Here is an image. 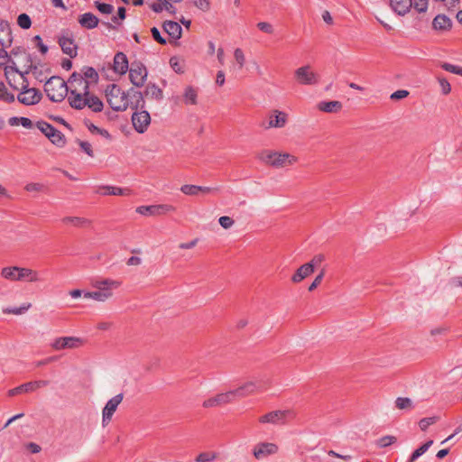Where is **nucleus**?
<instances>
[{"label":"nucleus","mask_w":462,"mask_h":462,"mask_svg":"<svg viewBox=\"0 0 462 462\" xmlns=\"http://www.w3.org/2000/svg\"><path fill=\"white\" fill-rule=\"evenodd\" d=\"M96 289L94 291H87L84 297L99 302H104L113 296V290L121 286V282L113 279H95L91 282Z\"/></svg>","instance_id":"nucleus-1"},{"label":"nucleus","mask_w":462,"mask_h":462,"mask_svg":"<svg viewBox=\"0 0 462 462\" xmlns=\"http://www.w3.org/2000/svg\"><path fill=\"white\" fill-rule=\"evenodd\" d=\"M258 159L273 168H283L293 165L297 162L296 156L288 152H278L270 150H263L258 154Z\"/></svg>","instance_id":"nucleus-2"},{"label":"nucleus","mask_w":462,"mask_h":462,"mask_svg":"<svg viewBox=\"0 0 462 462\" xmlns=\"http://www.w3.org/2000/svg\"><path fill=\"white\" fill-rule=\"evenodd\" d=\"M44 91L52 102H61L68 96L69 87L63 79L58 76L50 78L45 85Z\"/></svg>","instance_id":"nucleus-3"},{"label":"nucleus","mask_w":462,"mask_h":462,"mask_svg":"<svg viewBox=\"0 0 462 462\" xmlns=\"http://www.w3.org/2000/svg\"><path fill=\"white\" fill-rule=\"evenodd\" d=\"M1 275L5 279L12 282L25 281L29 282H35L41 281L39 273L36 271L18 266L3 268Z\"/></svg>","instance_id":"nucleus-4"},{"label":"nucleus","mask_w":462,"mask_h":462,"mask_svg":"<svg viewBox=\"0 0 462 462\" xmlns=\"http://www.w3.org/2000/svg\"><path fill=\"white\" fill-rule=\"evenodd\" d=\"M270 384L267 378H257L255 380L247 381L239 387L231 390L234 399L245 398L255 393H262L265 391Z\"/></svg>","instance_id":"nucleus-5"},{"label":"nucleus","mask_w":462,"mask_h":462,"mask_svg":"<svg viewBox=\"0 0 462 462\" xmlns=\"http://www.w3.org/2000/svg\"><path fill=\"white\" fill-rule=\"evenodd\" d=\"M106 97L110 107L115 111H125L128 107L126 92L123 91L116 84L108 85L106 89Z\"/></svg>","instance_id":"nucleus-6"},{"label":"nucleus","mask_w":462,"mask_h":462,"mask_svg":"<svg viewBox=\"0 0 462 462\" xmlns=\"http://www.w3.org/2000/svg\"><path fill=\"white\" fill-rule=\"evenodd\" d=\"M68 83L72 85L73 83H78L79 86H82V90L85 91V95H87V102L86 106H88L91 111L95 113L101 112L104 107L103 102L95 95L90 94L89 92V83L84 82L82 76L78 72H73L69 78Z\"/></svg>","instance_id":"nucleus-7"},{"label":"nucleus","mask_w":462,"mask_h":462,"mask_svg":"<svg viewBox=\"0 0 462 462\" xmlns=\"http://www.w3.org/2000/svg\"><path fill=\"white\" fill-rule=\"evenodd\" d=\"M37 128L55 145L62 147L66 143L64 134L45 121L37 122Z\"/></svg>","instance_id":"nucleus-8"},{"label":"nucleus","mask_w":462,"mask_h":462,"mask_svg":"<svg viewBox=\"0 0 462 462\" xmlns=\"http://www.w3.org/2000/svg\"><path fill=\"white\" fill-rule=\"evenodd\" d=\"M295 417V413L291 410H278L268 412L259 418V422L265 424H284L288 420Z\"/></svg>","instance_id":"nucleus-9"},{"label":"nucleus","mask_w":462,"mask_h":462,"mask_svg":"<svg viewBox=\"0 0 462 462\" xmlns=\"http://www.w3.org/2000/svg\"><path fill=\"white\" fill-rule=\"evenodd\" d=\"M17 99L20 103L25 106H32L39 103L42 99V93L40 90L28 87V83L25 79H23V83L22 84L21 92L17 97Z\"/></svg>","instance_id":"nucleus-10"},{"label":"nucleus","mask_w":462,"mask_h":462,"mask_svg":"<svg viewBox=\"0 0 462 462\" xmlns=\"http://www.w3.org/2000/svg\"><path fill=\"white\" fill-rule=\"evenodd\" d=\"M128 70L131 83L137 88L143 87L148 76L146 67L141 61H134Z\"/></svg>","instance_id":"nucleus-11"},{"label":"nucleus","mask_w":462,"mask_h":462,"mask_svg":"<svg viewBox=\"0 0 462 462\" xmlns=\"http://www.w3.org/2000/svg\"><path fill=\"white\" fill-rule=\"evenodd\" d=\"M294 78L300 85H317L319 81V76L314 72L310 65L298 68L294 71Z\"/></svg>","instance_id":"nucleus-12"},{"label":"nucleus","mask_w":462,"mask_h":462,"mask_svg":"<svg viewBox=\"0 0 462 462\" xmlns=\"http://www.w3.org/2000/svg\"><path fill=\"white\" fill-rule=\"evenodd\" d=\"M83 345V339L78 337H56L51 343V347L56 351L63 349H75Z\"/></svg>","instance_id":"nucleus-13"},{"label":"nucleus","mask_w":462,"mask_h":462,"mask_svg":"<svg viewBox=\"0 0 462 462\" xmlns=\"http://www.w3.org/2000/svg\"><path fill=\"white\" fill-rule=\"evenodd\" d=\"M132 123L134 130L139 134L146 132L151 124V116L147 110L144 108L135 110L132 116Z\"/></svg>","instance_id":"nucleus-14"},{"label":"nucleus","mask_w":462,"mask_h":462,"mask_svg":"<svg viewBox=\"0 0 462 462\" xmlns=\"http://www.w3.org/2000/svg\"><path fill=\"white\" fill-rule=\"evenodd\" d=\"M175 210L176 208L169 204L140 206L136 208V212L143 216H162Z\"/></svg>","instance_id":"nucleus-15"},{"label":"nucleus","mask_w":462,"mask_h":462,"mask_svg":"<svg viewBox=\"0 0 462 462\" xmlns=\"http://www.w3.org/2000/svg\"><path fill=\"white\" fill-rule=\"evenodd\" d=\"M278 446L272 442H260L254 447L253 455L260 460L278 452Z\"/></svg>","instance_id":"nucleus-16"},{"label":"nucleus","mask_w":462,"mask_h":462,"mask_svg":"<svg viewBox=\"0 0 462 462\" xmlns=\"http://www.w3.org/2000/svg\"><path fill=\"white\" fill-rule=\"evenodd\" d=\"M123 398H124V394L118 393L116 396H114L113 398H111L110 400H108V402L106 403V405L103 409V411H102L103 425L108 423L111 420L118 405L123 401Z\"/></svg>","instance_id":"nucleus-17"},{"label":"nucleus","mask_w":462,"mask_h":462,"mask_svg":"<svg viewBox=\"0 0 462 462\" xmlns=\"http://www.w3.org/2000/svg\"><path fill=\"white\" fill-rule=\"evenodd\" d=\"M58 42L63 53L69 55L71 59L78 55V46L71 34L69 35L68 32L62 34L59 37Z\"/></svg>","instance_id":"nucleus-18"},{"label":"nucleus","mask_w":462,"mask_h":462,"mask_svg":"<svg viewBox=\"0 0 462 462\" xmlns=\"http://www.w3.org/2000/svg\"><path fill=\"white\" fill-rule=\"evenodd\" d=\"M234 396L231 391H227L226 393H222L219 394H217L214 397L208 398L203 402V407L204 408H212V407H217L224 404H227L231 402H233Z\"/></svg>","instance_id":"nucleus-19"},{"label":"nucleus","mask_w":462,"mask_h":462,"mask_svg":"<svg viewBox=\"0 0 462 462\" xmlns=\"http://www.w3.org/2000/svg\"><path fill=\"white\" fill-rule=\"evenodd\" d=\"M126 94L128 97V106H130L132 109L139 110L145 107L143 94L141 91L131 88L128 89Z\"/></svg>","instance_id":"nucleus-20"},{"label":"nucleus","mask_w":462,"mask_h":462,"mask_svg":"<svg viewBox=\"0 0 462 462\" xmlns=\"http://www.w3.org/2000/svg\"><path fill=\"white\" fill-rule=\"evenodd\" d=\"M288 121V114L280 110H273L268 116L267 128H282Z\"/></svg>","instance_id":"nucleus-21"},{"label":"nucleus","mask_w":462,"mask_h":462,"mask_svg":"<svg viewBox=\"0 0 462 462\" xmlns=\"http://www.w3.org/2000/svg\"><path fill=\"white\" fill-rule=\"evenodd\" d=\"M68 101L71 107L81 110L86 107L87 102V95H85V91L78 92L77 89H71L68 93Z\"/></svg>","instance_id":"nucleus-22"},{"label":"nucleus","mask_w":462,"mask_h":462,"mask_svg":"<svg viewBox=\"0 0 462 462\" xmlns=\"http://www.w3.org/2000/svg\"><path fill=\"white\" fill-rule=\"evenodd\" d=\"M113 69L119 75H125L129 69V62L126 55L118 51L114 56Z\"/></svg>","instance_id":"nucleus-23"},{"label":"nucleus","mask_w":462,"mask_h":462,"mask_svg":"<svg viewBox=\"0 0 462 462\" xmlns=\"http://www.w3.org/2000/svg\"><path fill=\"white\" fill-rule=\"evenodd\" d=\"M13 42L12 32L7 22L0 20V45L3 48L10 47Z\"/></svg>","instance_id":"nucleus-24"},{"label":"nucleus","mask_w":462,"mask_h":462,"mask_svg":"<svg viewBox=\"0 0 462 462\" xmlns=\"http://www.w3.org/2000/svg\"><path fill=\"white\" fill-rule=\"evenodd\" d=\"M79 23L82 28L92 30L97 27L99 19L92 13H84L79 17Z\"/></svg>","instance_id":"nucleus-25"},{"label":"nucleus","mask_w":462,"mask_h":462,"mask_svg":"<svg viewBox=\"0 0 462 462\" xmlns=\"http://www.w3.org/2000/svg\"><path fill=\"white\" fill-rule=\"evenodd\" d=\"M390 5L396 14L404 15L412 7V0H390Z\"/></svg>","instance_id":"nucleus-26"},{"label":"nucleus","mask_w":462,"mask_h":462,"mask_svg":"<svg viewBox=\"0 0 462 462\" xmlns=\"http://www.w3.org/2000/svg\"><path fill=\"white\" fill-rule=\"evenodd\" d=\"M162 28L174 40H179L181 37L182 28L177 22L165 21Z\"/></svg>","instance_id":"nucleus-27"},{"label":"nucleus","mask_w":462,"mask_h":462,"mask_svg":"<svg viewBox=\"0 0 462 462\" xmlns=\"http://www.w3.org/2000/svg\"><path fill=\"white\" fill-rule=\"evenodd\" d=\"M96 192L101 195L113 196H125L130 194L129 189L114 186H99Z\"/></svg>","instance_id":"nucleus-28"},{"label":"nucleus","mask_w":462,"mask_h":462,"mask_svg":"<svg viewBox=\"0 0 462 462\" xmlns=\"http://www.w3.org/2000/svg\"><path fill=\"white\" fill-rule=\"evenodd\" d=\"M319 111L325 113H337L342 109V103L337 100L321 101L317 105Z\"/></svg>","instance_id":"nucleus-29"},{"label":"nucleus","mask_w":462,"mask_h":462,"mask_svg":"<svg viewBox=\"0 0 462 462\" xmlns=\"http://www.w3.org/2000/svg\"><path fill=\"white\" fill-rule=\"evenodd\" d=\"M313 273L311 264H302L300 268L297 269L295 273L291 277V281L295 283L301 282L303 279L308 277Z\"/></svg>","instance_id":"nucleus-30"},{"label":"nucleus","mask_w":462,"mask_h":462,"mask_svg":"<svg viewBox=\"0 0 462 462\" xmlns=\"http://www.w3.org/2000/svg\"><path fill=\"white\" fill-rule=\"evenodd\" d=\"M432 25L436 30H448L451 28L452 22L447 15L438 14L434 18Z\"/></svg>","instance_id":"nucleus-31"},{"label":"nucleus","mask_w":462,"mask_h":462,"mask_svg":"<svg viewBox=\"0 0 462 462\" xmlns=\"http://www.w3.org/2000/svg\"><path fill=\"white\" fill-rule=\"evenodd\" d=\"M84 82H88L90 84H97L98 82V73L93 67H84L82 69V74L79 73Z\"/></svg>","instance_id":"nucleus-32"},{"label":"nucleus","mask_w":462,"mask_h":462,"mask_svg":"<svg viewBox=\"0 0 462 462\" xmlns=\"http://www.w3.org/2000/svg\"><path fill=\"white\" fill-rule=\"evenodd\" d=\"M144 95L158 101L163 98L162 90L155 83L151 82L147 84Z\"/></svg>","instance_id":"nucleus-33"},{"label":"nucleus","mask_w":462,"mask_h":462,"mask_svg":"<svg viewBox=\"0 0 462 462\" xmlns=\"http://www.w3.org/2000/svg\"><path fill=\"white\" fill-rule=\"evenodd\" d=\"M62 223L70 224L75 226H84L90 224V220L79 217H65L62 218Z\"/></svg>","instance_id":"nucleus-34"},{"label":"nucleus","mask_w":462,"mask_h":462,"mask_svg":"<svg viewBox=\"0 0 462 462\" xmlns=\"http://www.w3.org/2000/svg\"><path fill=\"white\" fill-rule=\"evenodd\" d=\"M183 97L186 104L196 105L198 92L193 87L189 86L185 88Z\"/></svg>","instance_id":"nucleus-35"},{"label":"nucleus","mask_w":462,"mask_h":462,"mask_svg":"<svg viewBox=\"0 0 462 462\" xmlns=\"http://www.w3.org/2000/svg\"><path fill=\"white\" fill-rule=\"evenodd\" d=\"M433 444V440H428L423 445H421L420 448L415 449L411 456L409 458L408 462H414L417 458H419L420 456H422Z\"/></svg>","instance_id":"nucleus-36"},{"label":"nucleus","mask_w":462,"mask_h":462,"mask_svg":"<svg viewBox=\"0 0 462 462\" xmlns=\"http://www.w3.org/2000/svg\"><path fill=\"white\" fill-rule=\"evenodd\" d=\"M32 383L29 382V383H23L15 388H13L11 390L8 391V396H14V395H17V394H21L23 393H29V392H32Z\"/></svg>","instance_id":"nucleus-37"},{"label":"nucleus","mask_w":462,"mask_h":462,"mask_svg":"<svg viewBox=\"0 0 462 462\" xmlns=\"http://www.w3.org/2000/svg\"><path fill=\"white\" fill-rule=\"evenodd\" d=\"M395 406L399 410H411L414 407L412 401L408 397H398L395 400Z\"/></svg>","instance_id":"nucleus-38"},{"label":"nucleus","mask_w":462,"mask_h":462,"mask_svg":"<svg viewBox=\"0 0 462 462\" xmlns=\"http://www.w3.org/2000/svg\"><path fill=\"white\" fill-rule=\"evenodd\" d=\"M0 99L7 103H13L14 101V96L8 92L3 81H0Z\"/></svg>","instance_id":"nucleus-39"},{"label":"nucleus","mask_w":462,"mask_h":462,"mask_svg":"<svg viewBox=\"0 0 462 462\" xmlns=\"http://www.w3.org/2000/svg\"><path fill=\"white\" fill-rule=\"evenodd\" d=\"M31 307V303L23 304L22 306L16 308H5L3 310V312L5 314H14V315H21L27 311Z\"/></svg>","instance_id":"nucleus-40"},{"label":"nucleus","mask_w":462,"mask_h":462,"mask_svg":"<svg viewBox=\"0 0 462 462\" xmlns=\"http://www.w3.org/2000/svg\"><path fill=\"white\" fill-rule=\"evenodd\" d=\"M201 186L185 184L180 187V191L185 195L196 196L199 194Z\"/></svg>","instance_id":"nucleus-41"},{"label":"nucleus","mask_w":462,"mask_h":462,"mask_svg":"<svg viewBox=\"0 0 462 462\" xmlns=\"http://www.w3.org/2000/svg\"><path fill=\"white\" fill-rule=\"evenodd\" d=\"M95 7L103 14H111L114 12V6L110 4L96 1Z\"/></svg>","instance_id":"nucleus-42"},{"label":"nucleus","mask_w":462,"mask_h":462,"mask_svg":"<svg viewBox=\"0 0 462 462\" xmlns=\"http://www.w3.org/2000/svg\"><path fill=\"white\" fill-rule=\"evenodd\" d=\"M439 420V417H427L423 418L419 421V426L421 430L425 431L430 425L436 423Z\"/></svg>","instance_id":"nucleus-43"},{"label":"nucleus","mask_w":462,"mask_h":462,"mask_svg":"<svg viewBox=\"0 0 462 462\" xmlns=\"http://www.w3.org/2000/svg\"><path fill=\"white\" fill-rule=\"evenodd\" d=\"M17 23L23 29H29L32 25V21L28 14H21L17 18Z\"/></svg>","instance_id":"nucleus-44"},{"label":"nucleus","mask_w":462,"mask_h":462,"mask_svg":"<svg viewBox=\"0 0 462 462\" xmlns=\"http://www.w3.org/2000/svg\"><path fill=\"white\" fill-rule=\"evenodd\" d=\"M395 441H396L395 437L387 435V436H383V437L380 438L377 440V446L380 448H385V447H388V446L393 444Z\"/></svg>","instance_id":"nucleus-45"},{"label":"nucleus","mask_w":462,"mask_h":462,"mask_svg":"<svg viewBox=\"0 0 462 462\" xmlns=\"http://www.w3.org/2000/svg\"><path fill=\"white\" fill-rule=\"evenodd\" d=\"M441 68L443 69H445L446 71L451 72L456 75L462 76V68L459 66L445 62L441 65Z\"/></svg>","instance_id":"nucleus-46"},{"label":"nucleus","mask_w":462,"mask_h":462,"mask_svg":"<svg viewBox=\"0 0 462 462\" xmlns=\"http://www.w3.org/2000/svg\"><path fill=\"white\" fill-rule=\"evenodd\" d=\"M412 6L419 13H425L428 9V0H412Z\"/></svg>","instance_id":"nucleus-47"},{"label":"nucleus","mask_w":462,"mask_h":462,"mask_svg":"<svg viewBox=\"0 0 462 462\" xmlns=\"http://www.w3.org/2000/svg\"><path fill=\"white\" fill-rule=\"evenodd\" d=\"M217 457L215 453L202 452L195 459L196 462H210Z\"/></svg>","instance_id":"nucleus-48"},{"label":"nucleus","mask_w":462,"mask_h":462,"mask_svg":"<svg viewBox=\"0 0 462 462\" xmlns=\"http://www.w3.org/2000/svg\"><path fill=\"white\" fill-rule=\"evenodd\" d=\"M234 57L239 66V69H242L245 62L244 51L240 48H236L234 51Z\"/></svg>","instance_id":"nucleus-49"},{"label":"nucleus","mask_w":462,"mask_h":462,"mask_svg":"<svg viewBox=\"0 0 462 462\" xmlns=\"http://www.w3.org/2000/svg\"><path fill=\"white\" fill-rule=\"evenodd\" d=\"M438 80H439L442 94L443 95L449 94L451 91V86H450L449 82L446 79L440 78V77L438 78Z\"/></svg>","instance_id":"nucleus-50"},{"label":"nucleus","mask_w":462,"mask_h":462,"mask_svg":"<svg viewBox=\"0 0 462 462\" xmlns=\"http://www.w3.org/2000/svg\"><path fill=\"white\" fill-rule=\"evenodd\" d=\"M151 32H152V36L154 39V41H156L158 43L162 44V45L166 44V42H167L166 39L162 36L158 28L152 27L151 29Z\"/></svg>","instance_id":"nucleus-51"},{"label":"nucleus","mask_w":462,"mask_h":462,"mask_svg":"<svg viewBox=\"0 0 462 462\" xmlns=\"http://www.w3.org/2000/svg\"><path fill=\"white\" fill-rule=\"evenodd\" d=\"M218 222H219V225L225 229L230 228L235 223L233 218H231L230 217H227V216L220 217L218 219Z\"/></svg>","instance_id":"nucleus-52"},{"label":"nucleus","mask_w":462,"mask_h":462,"mask_svg":"<svg viewBox=\"0 0 462 462\" xmlns=\"http://www.w3.org/2000/svg\"><path fill=\"white\" fill-rule=\"evenodd\" d=\"M325 260V256L321 254H316L310 262L307 263V264H311L312 271L314 272V269L316 267H319L321 263Z\"/></svg>","instance_id":"nucleus-53"},{"label":"nucleus","mask_w":462,"mask_h":462,"mask_svg":"<svg viewBox=\"0 0 462 462\" xmlns=\"http://www.w3.org/2000/svg\"><path fill=\"white\" fill-rule=\"evenodd\" d=\"M79 144L82 151H84L88 156L93 157L94 152L91 144L87 141H79Z\"/></svg>","instance_id":"nucleus-54"},{"label":"nucleus","mask_w":462,"mask_h":462,"mask_svg":"<svg viewBox=\"0 0 462 462\" xmlns=\"http://www.w3.org/2000/svg\"><path fill=\"white\" fill-rule=\"evenodd\" d=\"M194 5L203 12L209 10V0H193Z\"/></svg>","instance_id":"nucleus-55"},{"label":"nucleus","mask_w":462,"mask_h":462,"mask_svg":"<svg viewBox=\"0 0 462 462\" xmlns=\"http://www.w3.org/2000/svg\"><path fill=\"white\" fill-rule=\"evenodd\" d=\"M170 65L177 73H182L183 69L180 65L179 59L177 57H171L170 59Z\"/></svg>","instance_id":"nucleus-56"},{"label":"nucleus","mask_w":462,"mask_h":462,"mask_svg":"<svg viewBox=\"0 0 462 462\" xmlns=\"http://www.w3.org/2000/svg\"><path fill=\"white\" fill-rule=\"evenodd\" d=\"M408 95H409V92L407 90L400 89V90L393 92L391 95L390 98L393 100H399V99H402V98L406 97Z\"/></svg>","instance_id":"nucleus-57"},{"label":"nucleus","mask_w":462,"mask_h":462,"mask_svg":"<svg viewBox=\"0 0 462 462\" xmlns=\"http://www.w3.org/2000/svg\"><path fill=\"white\" fill-rule=\"evenodd\" d=\"M324 273H325V272L322 271L319 275L316 276V278L314 279L312 283L309 286L310 291L315 290L318 287V285L321 282V281L324 277Z\"/></svg>","instance_id":"nucleus-58"},{"label":"nucleus","mask_w":462,"mask_h":462,"mask_svg":"<svg viewBox=\"0 0 462 462\" xmlns=\"http://www.w3.org/2000/svg\"><path fill=\"white\" fill-rule=\"evenodd\" d=\"M57 359H58V356H49V357H47V358H44V359H42V360H39V361L35 362V363H34V365H35L36 367H40V366H42V365H48V364H50V363H51V362H54V361H56Z\"/></svg>","instance_id":"nucleus-59"},{"label":"nucleus","mask_w":462,"mask_h":462,"mask_svg":"<svg viewBox=\"0 0 462 462\" xmlns=\"http://www.w3.org/2000/svg\"><path fill=\"white\" fill-rule=\"evenodd\" d=\"M257 27L259 28V30H261L266 33H273V26L270 23H265V22L258 23Z\"/></svg>","instance_id":"nucleus-60"},{"label":"nucleus","mask_w":462,"mask_h":462,"mask_svg":"<svg viewBox=\"0 0 462 462\" xmlns=\"http://www.w3.org/2000/svg\"><path fill=\"white\" fill-rule=\"evenodd\" d=\"M149 6L156 14H160L164 10V3H152Z\"/></svg>","instance_id":"nucleus-61"},{"label":"nucleus","mask_w":462,"mask_h":462,"mask_svg":"<svg viewBox=\"0 0 462 462\" xmlns=\"http://www.w3.org/2000/svg\"><path fill=\"white\" fill-rule=\"evenodd\" d=\"M31 383H32L33 391L38 388L45 387V386L49 385V383H50V382L47 380L32 381Z\"/></svg>","instance_id":"nucleus-62"},{"label":"nucleus","mask_w":462,"mask_h":462,"mask_svg":"<svg viewBox=\"0 0 462 462\" xmlns=\"http://www.w3.org/2000/svg\"><path fill=\"white\" fill-rule=\"evenodd\" d=\"M42 189V185L40 184V183H28L26 186H25V189L29 192H32V191H40L41 189Z\"/></svg>","instance_id":"nucleus-63"},{"label":"nucleus","mask_w":462,"mask_h":462,"mask_svg":"<svg viewBox=\"0 0 462 462\" xmlns=\"http://www.w3.org/2000/svg\"><path fill=\"white\" fill-rule=\"evenodd\" d=\"M198 242H199V239L195 238V239L191 240L190 242L180 244L179 247L180 249H191L196 246Z\"/></svg>","instance_id":"nucleus-64"}]
</instances>
